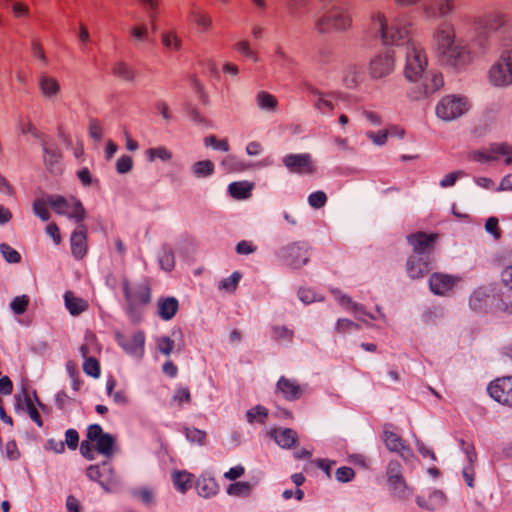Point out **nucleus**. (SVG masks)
<instances>
[{
	"label": "nucleus",
	"mask_w": 512,
	"mask_h": 512,
	"mask_svg": "<svg viewBox=\"0 0 512 512\" xmlns=\"http://www.w3.org/2000/svg\"><path fill=\"white\" fill-rule=\"evenodd\" d=\"M256 251V246L251 241L242 240L236 245V252L240 255H248Z\"/></svg>",
	"instance_id": "62"
},
{
	"label": "nucleus",
	"mask_w": 512,
	"mask_h": 512,
	"mask_svg": "<svg viewBox=\"0 0 512 512\" xmlns=\"http://www.w3.org/2000/svg\"><path fill=\"white\" fill-rule=\"evenodd\" d=\"M271 436L283 448H291L297 442V433L293 429H273L270 432Z\"/></svg>",
	"instance_id": "29"
},
{
	"label": "nucleus",
	"mask_w": 512,
	"mask_h": 512,
	"mask_svg": "<svg viewBox=\"0 0 512 512\" xmlns=\"http://www.w3.org/2000/svg\"><path fill=\"white\" fill-rule=\"evenodd\" d=\"M372 27L386 46H398L411 40L412 24L408 20L397 18L389 23L384 13L377 12L372 17Z\"/></svg>",
	"instance_id": "1"
},
{
	"label": "nucleus",
	"mask_w": 512,
	"mask_h": 512,
	"mask_svg": "<svg viewBox=\"0 0 512 512\" xmlns=\"http://www.w3.org/2000/svg\"><path fill=\"white\" fill-rule=\"evenodd\" d=\"M254 184L248 181L232 182L228 186V192L234 199L243 200L251 196Z\"/></svg>",
	"instance_id": "31"
},
{
	"label": "nucleus",
	"mask_w": 512,
	"mask_h": 512,
	"mask_svg": "<svg viewBox=\"0 0 512 512\" xmlns=\"http://www.w3.org/2000/svg\"><path fill=\"white\" fill-rule=\"evenodd\" d=\"M192 169L196 177H208L214 173V163L211 160L198 161L194 163Z\"/></svg>",
	"instance_id": "41"
},
{
	"label": "nucleus",
	"mask_w": 512,
	"mask_h": 512,
	"mask_svg": "<svg viewBox=\"0 0 512 512\" xmlns=\"http://www.w3.org/2000/svg\"><path fill=\"white\" fill-rule=\"evenodd\" d=\"M351 26V15L342 7H332L314 22L315 30L319 34L331 33L333 31H344L349 29Z\"/></svg>",
	"instance_id": "5"
},
{
	"label": "nucleus",
	"mask_w": 512,
	"mask_h": 512,
	"mask_svg": "<svg viewBox=\"0 0 512 512\" xmlns=\"http://www.w3.org/2000/svg\"><path fill=\"white\" fill-rule=\"evenodd\" d=\"M39 87L45 97H53L60 92V84L58 80L46 74H42L40 76Z\"/></svg>",
	"instance_id": "33"
},
{
	"label": "nucleus",
	"mask_w": 512,
	"mask_h": 512,
	"mask_svg": "<svg viewBox=\"0 0 512 512\" xmlns=\"http://www.w3.org/2000/svg\"><path fill=\"white\" fill-rule=\"evenodd\" d=\"M48 203L57 214L74 219L77 223H82L86 217L85 208L81 201L76 198L69 201L60 195H49Z\"/></svg>",
	"instance_id": "8"
},
{
	"label": "nucleus",
	"mask_w": 512,
	"mask_h": 512,
	"mask_svg": "<svg viewBox=\"0 0 512 512\" xmlns=\"http://www.w3.org/2000/svg\"><path fill=\"white\" fill-rule=\"evenodd\" d=\"M0 252L8 263H19L21 261L19 252L6 243L0 245Z\"/></svg>",
	"instance_id": "47"
},
{
	"label": "nucleus",
	"mask_w": 512,
	"mask_h": 512,
	"mask_svg": "<svg viewBox=\"0 0 512 512\" xmlns=\"http://www.w3.org/2000/svg\"><path fill=\"white\" fill-rule=\"evenodd\" d=\"M428 66V59L424 48L414 40L406 43V59L404 76L411 82L420 80Z\"/></svg>",
	"instance_id": "4"
},
{
	"label": "nucleus",
	"mask_w": 512,
	"mask_h": 512,
	"mask_svg": "<svg viewBox=\"0 0 512 512\" xmlns=\"http://www.w3.org/2000/svg\"><path fill=\"white\" fill-rule=\"evenodd\" d=\"M148 156H149V159L150 160H154L156 158H159L161 160H169L172 155H171V152L168 151L166 148L164 147H158V148H151L148 150Z\"/></svg>",
	"instance_id": "58"
},
{
	"label": "nucleus",
	"mask_w": 512,
	"mask_h": 512,
	"mask_svg": "<svg viewBox=\"0 0 512 512\" xmlns=\"http://www.w3.org/2000/svg\"><path fill=\"white\" fill-rule=\"evenodd\" d=\"M438 234L425 232H416L407 236V241L413 249V254L429 256L428 254L434 250L435 242Z\"/></svg>",
	"instance_id": "16"
},
{
	"label": "nucleus",
	"mask_w": 512,
	"mask_h": 512,
	"mask_svg": "<svg viewBox=\"0 0 512 512\" xmlns=\"http://www.w3.org/2000/svg\"><path fill=\"white\" fill-rule=\"evenodd\" d=\"M430 265L431 260L429 256L412 254L407 259L406 271L411 279H421L430 272Z\"/></svg>",
	"instance_id": "19"
},
{
	"label": "nucleus",
	"mask_w": 512,
	"mask_h": 512,
	"mask_svg": "<svg viewBox=\"0 0 512 512\" xmlns=\"http://www.w3.org/2000/svg\"><path fill=\"white\" fill-rule=\"evenodd\" d=\"M284 259L287 265L292 268H300L308 262L307 250L303 247L292 244L285 249Z\"/></svg>",
	"instance_id": "24"
},
{
	"label": "nucleus",
	"mask_w": 512,
	"mask_h": 512,
	"mask_svg": "<svg viewBox=\"0 0 512 512\" xmlns=\"http://www.w3.org/2000/svg\"><path fill=\"white\" fill-rule=\"evenodd\" d=\"M65 305L70 314L76 316L86 311L89 307L88 302L75 296L72 291H67L64 295Z\"/></svg>",
	"instance_id": "30"
},
{
	"label": "nucleus",
	"mask_w": 512,
	"mask_h": 512,
	"mask_svg": "<svg viewBox=\"0 0 512 512\" xmlns=\"http://www.w3.org/2000/svg\"><path fill=\"white\" fill-rule=\"evenodd\" d=\"M276 389L288 401L299 399L304 393L302 387L297 381L281 376L276 384Z\"/></svg>",
	"instance_id": "21"
},
{
	"label": "nucleus",
	"mask_w": 512,
	"mask_h": 512,
	"mask_svg": "<svg viewBox=\"0 0 512 512\" xmlns=\"http://www.w3.org/2000/svg\"><path fill=\"white\" fill-rule=\"evenodd\" d=\"M83 371L94 378L100 375V365L95 357L85 359L83 363Z\"/></svg>",
	"instance_id": "50"
},
{
	"label": "nucleus",
	"mask_w": 512,
	"mask_h": 512,
	"mask_svg": "<svg viewBox=\"0 0 512 512\" xmlns=\"http://www.w3.org/2000/svg\"><path fill=\"white\" fill-rule=\"evenodd\" d=\"M396 64V55L393 50H384L374 55L368 65L369 75L372 79H382L390 75Z\"/></svg>",
	"instance_id": "10"
},
{
	"label": "nucleus",
	"mask_w": 512,
	"mask_h": 512,
	"mask_svg": "<svg viewBox=\"0 0 512 512\" xmlns=\"http://www.w3.org/2000/svg\"><path fill=\"white\" fill-rule=\"evenodd\" d=\"M360 328L359 324L349 319H339L335 326V331L339 334H346L356 331Z\"/></svg>",
	"instance_id": "49"
},
{
	"label": "nucleus",
	"mask_w": 512,
	"mask_h": 512,
	"mask_svg": "<svg viewBox=\"0 0 512 512\" xmlns=\"http://www.w3.org/2000/svg\"><path fill=\"white\" fill-rule=\"evenodd\" d=\"M469 109L467 99L457 95H447L437 103L436 115L444 121H452L465 114Z\"/></svg>",
	"instance_id": "7"
},
{
	"label": "nucleus",
	"mask_w": 512,
	"mask_h": 512,
	"mask_svg": "<svg viewBox=\"0 0 512 512\" xmlns=\"http://www.w3.org/2000/svg\"><path fill=\"white\" fill-rule=\"evenodd\" d=\"M159 351L165 355H169L174 348V341L167 336L161 337L157 341Z\"/></svg>",
	"instance_id": "61"
},
{
	"label": "nucleus",
	"mask_w": 512,
	"mask_h": 512,
	"mask_svg": "<svg viewBox=\"0 0 512 512\" xmlns=\"http://www.w3.org/2000/svg\"><path fill=\"white\" fill-rule=\"evenodd\" d=\"M488 78L496 87H506L512 84V49L501 53L498 60L491 66Z\"/></svg>",
	"instance_id": "6"
},
{
	"label": "nucleus",
	"mask_w": 512,
	"mask_h": 512,
	"mask_svg": "<svg viewBox=\"0 0 512 512\" xmlns=\"http://www.w3.org/2000/svg\"><path fill=\"white\" fill-rule=\"evenodd\" d=\"M158 315L163 320H171L179 309V302L174 297H161L157 301Z\"/></svg>",
	"instance_id": "27"
},
{
	"label": "nucleus",
	"mask_w": 512,
	"mask_h": 512,
	"mask_svg": "<svg viewBox=\"0 0 512 512\" xmlns=\"http://www.w3.org/2000/svg\"><path fill=\"white\" fill-rule=\"evenodd\" d=\"M446 501V497L443 492L435 490L430 492L428 495L419 496L417 498V504L421 508H425L430 511H436L441 509Z\"/></svg>",
	"instance_id": "26"
},
{
	"label": "nucleus",
	"mask_w": 512,
	"mask_h": 512,
	"mask_svg": "<svg viewBox=\"0 0 512 512\" xmlns=\"http://www.w3.org/2000/svg\"><path fill=\"white\" fill-rule=\"evenodd\" d=\"M433 42L436 53H439L445 47L453 44L456 39L454 25L450 22H443L437 26L433 32Z\"/></svg>",
	"instance_id": "20"
},
{
	"label": "nucleus",
	"mask_w": 512,
	"mask_h": 512,
	"mask_svg": "<svg viewBox=\"0 0 512 512\" xmlns=\"http://www.w3.org/2000/svg\"><path fill=\"white\" fill-rule=\"evenodd\" d=\"M283 164L292 173L311 174L314 171L309 154H289L283 158Z\"/></svg>",
	"instance_id": "18"
},
{
	"label": "nucleus",
	"mask_w": 512,
	"mask_h": 512,
	"mask_svg": "<svg viewBox=\"0 0 512 512\" xmlns=\"http://www.w3.org/2000/svg\"><path fill=\"white\" fill-rule=\"evenodd\" d=\"M444 87V78L442 73L431 71L425 78V81L419 86L412 87L408 92L411 100L417 101L438 92Z\"/></svg>",
	"instance_id": "12"
},
{
	"label": "nucleus",
	"mask_w": 512,
	"mask_h": 512,
	"mask_svg": "<svg viewBox=\"0 0 512 512\" xmlns=\"http://www.w3.org/2000/svg\"><path fill=\"white\" fill-rule=\"evenodd\" d=\"M272 337L277 342H290L294 337V332L286 326H273Z\"/></svg>",
	"instance_id": "44"
},
{
	"label": "nucleus",
	"mask_w": 512,
	"mask_h": 512,
	"mask_svg": "<svg viewBox=\"0 0 512 512\" xmlns=\"http://www.w3.org/2000/svg\"><path fill=\"white\" fill-rule=\"evenodd\" d=\"M115 438L105 433L99 424L87 427L86 439L80 444L82 456L88 460L95 458V452L110 458L114 454Z\"/></svg>",
	"instance_id": "2"
},
{
	"label": "nucleus",
	"mask_w": 512,
	"mask_h": 512,
	"mask_svg": "<svg viewBox=\"0 0 512 512\" xmlns=\"http://www.w3.org/2000/svg\"><path fill=\"white\" fill-rule=\"evenodd\" d=\"M184 432L186 438L191 443H195L201 446L206 444L207 434L204 430H200L195 427H185Z\"/></svg>",
	"instance_id": "42"
},
{
	"label": "nucleus",
	"mask_w": 512,
	"mask_h": 512,
	"mask_svg": "<svg viewBox=\"0 0 512 512\" xmlns=\"http://www.w3.org/2000/svg\"><path fill=\"white\" fill-rule=\"evenodd\" d=\"M257 104L262 109L274 111L277 108L278 101L269 92L261 91L257 94Z\"/></svg>",
	"instance_id": "40"
},
{
	"label": "nucleus",
	"mask_w": 512,
	"mask_h": 512,
	"mask_svg": "<svg viewBox=\"0 0 512 512\" xmlns=\"http://www.w3.org/2000/svg\"><path fill=\"white\" fill-rule=\"evenodd\" d=\"M505 11L492 10L474 19V27L477 31L488 34L500 31L502 33L505 24Z\"/></svg>",
	"instance_id": "11"
},
{
	"label": "nucleus",
	"mask_w": 512,
	"mask_h": 512,
	"mask_svg": "<svg viewBox=\"0 0 512 512\" xmlns=\"http://www.w3.org/2000/svg\"><path fill=\"white\" fill-rule=\"evenodd\" d=\"M163 46L170 51H178L181 48V39L174 31H166L161 35Z\"/></svg>",
	"instance_id": "38"
},
{
	"label": "nucleus",
	"mask_w": 512,
	"mask_h": 512,
	"mask_svg": "<svg viewBox=\"0 0 512 512\" xmlns=\"http://www.w3.org/2000/svg\"><path fill=\"white\" fill-rule=\"evenodd\" d=\"M501 281L505 287L512 291V264L505 267L501 272Z\"/></svg>",
	"instance_id": "64"
},
{
	"label": "nucleus",
	"mask_w": 512,
	"mask_h": 512,
	"mask_svg": "<svg viewBox=\"0 0 512 512\" xmlns=\"http://www.w3.org/2000/svg\"><path fill=\"white\" fill-rule=\"evenodd\" d=\"M234 49L243 54L244 56L251 58L255 62L258 61V55L256 51H253L250 47V44L246 40L239 41L234 45Z\"/></svg>",
	"instance_id": "52"
},
{
	"label": "nucleus",
	"mask_w": 512,
	"mask_h": 512,
	"mask_svg": "<svg viewBox=\"0 0 512 512\" xmlns=\"http://www.w3.org/2000/svg\"><path fill=\"white\" fill-rule=\"evenodd\" d=\"M487 390L495 401L512 407V375L496 378L489 383Z\"/></svg>",
	"instance_id": "14"
},
{
	"label": "nucleus",
	"mask_w": 512,
	"mask_h": 512,
	"mask_svg": "<svg viewBox=\"0 0 512 512\" xmlns=\"http://www.w3.org/2000/svg\"><path fill=\"white\" fill-rule=\"evenodd\" d=\"M221 165L225 168L228 172H235V171H243L245 170L246 166L244 163L238 161L235 156L229 155L225 157Z\"/></svg>",
	"instance_id": "48"
},
{
	"label": "nucleus",
	"mask_w": 512,
	"mask_h": 512,
	"mask_svg": "<svg viewBox=\"0 0 512 512\" xmlns=\"http://www.w3.org/2000/svg\"><path fill=\"white\" fill-rule=\"evenodd\" d=\"M112 73L114 76L128 82H132L136 78V73L133 68L122 61L116 62L112 66Z\"/></svg>",
	"instance_id": "35"
},
{
	"label": "nucleus",
	"mask_w": 512,
	"mask_h": 512,
	"mask_svg": "<svg viewBox=\"0 0 512 512\" xmlns=\"http://www.w3.org/2000/svg\"><path fill=\"white\" fill-rule=\"evenodd\" d=\"M29 301L27 295L17 296L12 300L10 307L15 314L21 315L27 311Z\"/></svg>",
	"instance_id": "45"
},
{
	"label": "nucleus",
	"mask_w": 512,
	"mask_h": 512,
	"mask_svg": "<svg viewBox=\"0 0 512 512\" xmlns=\"http://www.w3.org/2000/svg\"><path fill=\"white\" fill-rule=\"evenodd\" d=\"M198 494L202 497L209 498L218 493V484L212 478H201L196 485Z\"/></svg>",
	"instance_id": "34"
},
{
	"label": "nucleus",
	"mask_w": 512,
	"mask_h": 512,
	"mask_svg": "<svg viewBox=\"0 0 512 512\" xmlns=\"http://www.w3.org/2000/svg\"><path fill=\"white\" fill-rule=\"evenodd\" d=\"M71 251L75 258L82 259L88 248L87 227L80 223L77 229L71 235Z\"/></svg>",
	"instance_id": "22"
},
{
	"label": "nucleus",
	"mask_w": 512,
	"mask_h": 512,
	"mask_svg": "<svg viewBox=\"0 0 512 512\" xmlns=\"http://www.w3.org/2000/svg\"><path fill=\"white\" fill-rule=\"evenodd\" d=\"M422 16L430 21L443 19L456 10L448 0H423L420 6Z\"/></svg>",
	"instance_id": "13"
},
{
	"label": "nucleus",
	"mask_w": 512,
	"mask_h": 512,
	"mask_svg": "<svg viewBox=\"0 0 512 512\" xmlns=\"http://www.w3.org/2000/svg\"><path fill=\"white\" fill-rule=\"evenodd\" d=\"M89 133L90 136L95 140H101L103 135L102 127L98 120L92 119L89 123Z\"/></svg>",
	"instance_id": "63"
},
{
	"label": "nucleus",
	"mask_w": 512,
	"mask_h": 512,
	"mask_svg": "<svg viewBox=\"0 0 512 512\" xmlns=\"http://www.w3.org/2000/svg\"><path fill=\"white\" fill-rule=\"evenodd\" d=\"M241 275L238 272L233 273L230 277L223 279L219 287L226 291H234L239 283Z\"/></svg>",
	"instance_id": "54"
},
{
	"label": "nucleus",
	"mask_w": 512,
	"mask_h": 512,
	"mask_svg": "<svg viewBox=\"0 0 512 512\" xmlns=\"http://www.w3.org/2000/svg\"><path fill=\"white\" fill-rule=\"evenodd\" d=\"M173 483L179 491L185 493L192 486V474L186 471L174 472Z\"/></svg>",
	"instance_id": "37"
},
{
	"label": "nucleus",
	"mask_w": 512,
	"mask_h": 512,
	"mask_svg": "<svg viewBox=\"0 0 512 512\" xmlns=\"http://www.w3.org/2000/svg\"><path fill=\"white\" fill-rule=\"evenodd\" d=\"M437 55L443 63L455 68H462L473 60L472 53L468 47L456 39L453 41V44L445 47Z\"/></svg>",
	"instance_id": "9"
},
{
	"label": "nucleus",
	"mask_w": 512,
	"mask_h": 512,
	"mask_svg": "<svg viewBox=\"0 0 512 512\" xmlns=\"http://www.w3.org/2000/svg\"><path fill=\"white\" fill-rule=\"evenodd\" d=\"M133 165V160L131 156L123 155L121 156L116 163V169L118 173L124 174L131 170Z\"/></svg>",
	"instance_id": "59"
},
{
	"label": "nucleus",
	"mask_w": 512,
	"mask_h": 512,
	"mask_svg": "<svg viewBox=\"0 0 512 512\" xmlns=\"http://www.w3.org/2000/svg\"><path fill=\"white\" fill-rule=\"evenodd\" d=\"M131 36L139 42L145 41L148 38V28L146 25H135L130 29Z\"/></svg>",
	"instance_id": "57"
},
{
	"label": "nucleus",
	"mask_w": 512,
	"mask_h": 512,
	"mask_svg": "<svg viewBox=\"0 0 512 512\" xmlns=\"http://www.w3.org/2000/svg\"><path fill=\"white\" fill-rule=\"evenodd\" d=\"M204 144L206 146H211L216 150H221L227 152L230 148L229 142L227 139H217L214 135L207 136L204 139Z\"/></svg>",
	"instance_id": "51"
},
{
	"label": "nucleus",
	"mask_w": 512,
	"mask_h": 512,
	"mask_svg": "<svg viewBox=\"0 0 512 512\" xmlns=\"http://www.w3.org/2000/svg\"><path fill=\"white\" fill-rule=\"evenodd\" d=\"M309 205L315 209L322 208L327 202V196L323 191H317L309 195Z\"/></svg>",
	"instance_id": "53"
},
{
	"label": "nucleus",
	"mask_w": 512,
	"mask_h": 512,
	"mask_svg": "<svg viewBox=\"0 0 512 512\" xmlns=\"http://www.w3.org/2000/svg\"><path fill=\"white\" fill-rule=\"evenodd\" d=\"M460 280L458 276L435 272L429 278V287L435 295L443 296L452 291Z\"/></svg>",
	"instance_id": "17"
},
{
	"label": "nucleus",
	"mask_w": 512,
	"mask_h": 512,
	"mask_svg": "<svg viewBox=\"0 0 512 512\" xmlns=\"http://www.w3.org/2000/svg\"><path fill=\"white\" fill-rule=\"evenodd\" d=\"M192 401V396L188 387H179L176 389L172 402H174L179 408H182L184 405L190 404Z\"/></svg>",
	"instance_id": "43"
},
{
	"label": "nucleus",
	"mask_w": 512,
	"mask_h": 512,
	"mask_svg": "<svg viewBox=\"0 0 512 512\" xmlns=\"http://www.w3.org/2000/svg\"><path fill=\"white\" fill-rule=\"evenodd\" d=\"M70 450H76L79 446V433L75 429H68L65 433V442Z\"/></svg>",
	"instance_id": "56"
},
{
	"label": "nucleus",
	"mask_w": 512,
	"mask_h": 512,
	"mask_svg": "<svg viewBox=\"0 0 512 512\" xmlns=\"http://www.w3.org/2000/svg\"><path fill=\"white\" fill-rule=\"evenodd\" d=\"M268 409L261 405H256L249 409L246 413L247 421L250 424L260 423L265 424L268 418Z\"/></svg>",
	"instance_id": "36"
},
{
	"label": "nucleus",
	"mask_w": 512,
	"mask_h": 512,
	"mask_svg": "<svg viewBox=\"0 0 512 512\" xmlns=\"http://www.w3.org/2000/svg\"><path fill=\"white\" fill-rule=\"evenodd\" d=\"M382 440L387 449L392 452H397L401 456L412 455V450L405 444L404 440L395 432L385 430L382 434Z\"/></svg>",
	"instance_id": "23"
},
{
	"label": "nucleus",
	"mask_w": 512,
	"mask_h": 512,
	"mask_svg": "<svg viewBox=\"0 0 512 512\" xmlns=\"http://www.w3.org/2000/svg\"><path fill=\"white\" fill-rule=\"evenodd\" d=\"M121 285L129 314L138 313L151 302L152 285L148 278L136 282L123 279Z\"/></svg>",
	"instance_id": "3"
},
{
	"label": "nucleus",
	"mask_w": 512,
	"mask_h": 512,
	"mask_svg": "<svg viewBox=\"0 0 512 512\" xmlns=\"http://www.w3.org/2000/svg\"><path fill=\"white\" fill-rule=\"evenodd\" d=\"M189 17L191 21L196 24L202 32H208L212 29L213 26V20L209 13L200 10V9H193Z\"/></svg>",
	"instance_id": "32"
},
{
	"label": "nucleus",
	"mask_w": 512,
	"mask_h": 512,
	"mask_svg": "<svg viewBox=\"0 0 512 512\" xmlns=\"http://www.w3.org/2000/svg\"><path fill=\"white\" fill-rule=\"evenodd\" d=\"M34 399L37 400L40 406H42L38 400L36 392H30L24 387L22 391L15 396L16 407L26 411L32 421L35 422L38 427H42L43 420L34 404Z\"/></svg>",
	"instance_id": "15"
},
{
	"label": "nucleus",
	"mask_w": 512,
	"mask_h": 512,
	"mask_svg": "<svg viewBox=\"0 0 512 512\" xmlns=\"http://www.w3.org/2000/svg\"><path fill=\"white\" fill-rule=\"evenodd\" d=\"M47 205H49L48 197L46 198V200L36 199L33 203L34 213L37 216H39L43 221H48L50 218V213L48 211Z\"/></svg>",
	"instance_id": "46"
},
{
	"label": "nucleus",
	"mask_w": 512,
	"mask_h": 512,
	"mask_svg": "<svg viewBox=\"0 0 512 512\" xmlns=\"http://www.w3.org/2000/svg\"><path fill=\"white\" fill-rule=\"evenodd\" d=\"M508 152L507 144H496L491 146L489 151H472L468 154V158L477 162L495 161L500 158V154Z\"/></svg>",
	"instance_id": "25"
},
{
	"label": "nucleus",
	"mask_w": 512,
	"mask_h": 512,
	"mask_svg": "<svg viewBox=\"0 0 512 512\" xmlns=\"http://www.w3.org/2000/svg\"><path fill=\"white\" fill-rule=\"evenodd\" d=\"M252 485L246 481L235 482L227 488V493L237 497H247L251 494Z\"/></svg>",
	"instance_id": "39"
},
{
	"label": "nucleus",
	"mask_w": 512,
	"mask_h": 512,
	"mask_svg": "<svg viewBox=\"0 0 512 512\" xmlns=\"http://www.w3.org/2000/svg\"><path fill=\"white\" fill-rule=\"evenodd\" d=\"M387 481L403 476L401 464L398 461H390L387 466Z\"/></svg>",
	"instance_id": "55"
},
{
	"label": "nucleus",
	"mask_w": 512,
	"mask_h": 512,
	"mask_svg": "<svg viewBox=\"0 0 512 512\" xmlns=\"http://www.w3.org/2000/svg\"><path fill=\"white\" fill-rule=\"evenodd\" d=\"M387 482L393 497L399 500H408L412 496V489L407 485L404 476Z\"/></svg>",
	"instance_id": "28"
},
{
	"label": "nucleus",
	"mask_w": 512,
	"mask_h": 512,
	"mask_svg": "<svg viewBox=\"0 0 512 512\" xmlns=\"http://www.w3.org/2000/svg\"><path fill=\"white\" fill-rule=\"evenodd\" d=\"M355 477V471L348 466H343L337 469L336 478L340 482H349Z\"/></svg>",
	"instance_id": "60"
}]
</instances>
